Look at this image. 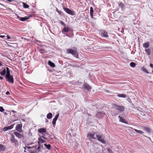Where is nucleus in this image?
<instances>
[{"instance_id": "b1692460", "label": "nucleus", "mask_w": 153, "mask_h": 153, "mask_svg": "<svg viewBox=\"0 0 153 153\" xmlns=\"http://www.w3.org/2000/svg\"><path fill=\"white\" fill-rule=\"evenodd\" d=\"M52 117V114L51 113H50L48 114L47 115V117L48 119H50Z\"/></svg>"}, {"instance_id": "49530a36", "label": "nucleus", "mask_w": 153, "mask_h": 153, "mask_svg": "<svg viewBox=\"0 0 153 153\" xmlns=\"http://www.w3.org/2000/svg\"><path fill=\"white\" fill-rule=\"evenodd\" d=\"M150 66L151 67L153 68V65L152 64H150Z\"/></svg>"}, {"instance_id": "6e6d98bb", "label": "nucleus", "mask_w": 153, "mask_h": 153, "mask_svg": "<svg viewBox=\"0 0 153 153\" xmlns=\"http://www.w3.org/2000/svg\"><path fill=\"white\" fill-rule=\"evenodd\" d=\"M41 137L42 138H43L44 139H46V138L45 137H44L43 136H42Z\"/></svg>"}, {"instance_id": "f257e3e1", "label": "nucleus", "mask_w": 153, "mask_h": 153, "mask_svg": "<svg viewBox=\"0 0 153 153\" xmlns=\"http://www.w3.org/2000/svg\"><path fill=\"white\" fill-rule=\"evenodd\" d=\"M67 53L68 54L70 53L72 54L76 58H79L78 51L76 48H74L73 49L70 48L67 49Z\"/></svg>"}, {"instance_id": "dca6fc26", "label": "nucleus", "mask_w": 153, "mask_h": 153, "mask_svg": "<svg viewBox=\"0 0 153 153\" xmlns=\"http://www.w3.org/2000/svg\"><path fill=\"white\" fill-rule=\"evenodd\" d=\"M105 114L102 112H98L96 114V116L98 118H101L103 117L104 115Z\"/></svg>"}, {"instance_id": "de8ad7c7", "label": "nucleus", "mask_w": 153, "mask_h": 153, "mask_svg": "<svg viewBox=\"0 0 153 153\" xmlns=\"http://www.w3.org/2000/svg\"><path fill=\"white\" fill-rule=\"evenodd\" d=\"M7 0L10 2L13 1H14V0Z\"/></svg>"}, {"instance_id": "6ab92c4d", "label": "nucleus", "mask_w": 153, "mask_h": 153, "mask_svg": "<svg viewBox=\"0 0 153 153\" xmlns=\"http://www.w3.org/2000/svg\"><path fill=\"white\" fill-rule=\"evenodd\" d=\"M69 29H70L68 27L65 26L62 30V32H67L69 31Z\"/></svg>"}, {"instance_id": "f03ea898", "label": "nucleus", "mask_w": 153, "mask_h": 153, "mask_svg": "<svg viewBox=\"0 0 153 153\" xmlns=\"http://www.w3.org/2000/svg\"><path fill=\"white\" fill-rule=\"evenodd\" d=\"M112 105L114 108L121 112H123L125 110V107L123 106L118 105L115 104H113Z\"/></svg>"}, {"instance_id": "4468645a", "label": "nucleus", "mask_w": 153, "mask_h": 153, "mask_svg": "<svg viewBox=\"0 0 153 153\" xmlns=\"http://www.w3.org/2000/svg\"><path fill=\"white\" fill-rule=\"evenodd\" d=\"M13 126L14 125H11L10 126L4 127L3 128V130L4 131H6L9 129H11L13 128Z\"/></svg>"}, {"instance_id": "37998d69", "label": "nucleus", "mask_w": 153, "mask_h": 153, "mask_svg": "<svg viewBox=\"0 0 153 153\" xmlns=\"http://www.w3.org/2000/svg\"><path fill=\"white\" fill-rule=\"evenodd\" d=\"M16 16L17 17V18L18 19H19V20L20 19V18L21 17H20V16H19L17 14H16Z\"/></svg>"}, {"instance_id": "603ef678", "label": "nucleus", "mask_w": 153, "mask_h": 153, "mask_svg": "<svg viewBox=\"0 0 153 153\" xmlns=\"http://www.w3.org/2000/svg\"><path fill=\"white\" fill-rule=\"evenodd\" d=\"M105 48H111L110 47H105Z\"/></svg>"}, {"instance_id": "c03bdc74", "label": "nucleus", "mask_w": 153, "mask_h": 153, "mask_svg": "<svg viewBox=\"0 0 153 153\" xmlns=\"http://www.w3.org/2000/svg\"><path fill=\"white\" fill-rule=\"evenodd\" d=\"M6 95H9L10 94V92L8 91H7L6 92Z\"/></svg>"}, {"instance_id": "412c9836", "label": "nucleus", "mask_w": 153, "mask_h": 153, "mask_svg": "<svg viewBox=\"0 0 153 153\" xmlns=\"http://www.w3.org/2000/svg\"><path fill=\"white\" fill-rule=\"evenodd\" d=\"M48 65L52 67H55V65L54 63L50 61H49L48 62Z\"/></svg>"}, {"instance_id": "4d7b16f0", "label": "nucleus", "mask_w": 153, "mask_h": 153, "mask_svg": "<svg viewBox=\"0 0 153 153\" xmlns=\"http://www.w3.org/2000/svg\"><path fill=\"white\" fill-rule=\"evenodd\" d=\"M2 65V64L1 63V62H0V66H1Z\"/></svg>"}, {"instance_id": "680f3d73", "label": "nucleus", "mask_w": 153, "mask_h": 153, "mask_svg": "<svg viewBox=\"0 0 153 153\" xmlns=\"http://www.w3.org/2000/svg\"><path fill=\"white\" fill-rule=\"evenodd\" d=\"M152 72H153V71H152Z\"/></svg>"}, {"instance_id": "a211bd4d", "label": "nucleus", "mask_w": 153, "mask_h": 153, "mask_svg": "<svg viewBox=\"0 0 153 153\" xmlns=\"http://www.w3.org/2000/svg\"><path fill=\"white\" fill-rule=\"evenodd\" d=\"M30 16H29L25 17H21L20 18V20L24 22L26 21V20L28 19Z\"/></svg>"}, {"instance_id": "7ed1b4c3", "label": "nucleus", "mask_w": 153, "mask_h": 153, "mask_svg": "<svg viewBox=\"0 0 153 153\" xmlns=\"http://www.w3.org/2000/svg\"><path fill=\"white\" fill-rule=\"evenodd\" d=\"M5 78L9 83H13L14 82V79L12 76H5Z\"/></svg>"}, {"instance_id": "6e6552de", "label": "nucleus", "mask_w": 153, "mask_h": 153, "mask_svg": "<svg viewBox=\"0 0 153 153\" xmlns=\"http://www.w3.org/2000/svg\"><path fill=\"white\" fill-rule=\"evenodd\" d=\"M22 124H17L16 127V129L19 132H22Z\"/></svg>"}, {"instance_id": "ea45409f", "label": "nucleus", "mask_w": 153, "mask_h": 153, "mask_svg": "<svg viewBox=\"0 0 153 153\" xmlns=\"http://www.w3.org/2000/svg\"><path fill=\"white\" fill-rule=\"evenodd\" d=\"M40 142L39 141H38V144L39 145V146H38V147L37 148V149L38 150H39L40 149Z\"/></svg>"}, {"instance_id": "20e7f679", "label": "nucleus", "mask_w": 153, "mask_h": 153, "mask_svg": "<svg viewBox=\"0 0 153 153\" xmlns=\"http://www.w3.org/2000/svg\"><path fill=\"white\" fill-rule=\"evenodd\" d=\"M96 133L94 132H92V133L89 132L87 134V137L91 140L93 139H95L94 137Z\"/></svg>"}, {"instance_id": "4c0bfd02", "label": "nucleus", "mask_w": 153, "mask_h": 153, "mask_svg": "<svg viewBox=\"0 0 153 153\" xmlns=\"http://www.w3.org/2000/svg\"><path fill=\"white\" fill-rule=\"evenodd\" d=\"M4 111V109L3 108V107L0 106V111L1 112H3Z\"/></svg>"}, {"instance_id": "aec40b11", "label": "nucleus", "mask_w": 153, "mask_h": 153, "mask_svg": "<svg viewBox=\"0 0 153 153\" xmlns=\"http://www.w3.org/2000/svg\"><path fill=\"white\" fill-rule=\"evenodd\" d=\"M143 47L144 48H148L149 47V42H147L144 43L143 44Z\"/></svg>"}, {"instance_id": "bb28decb", "label": "nucleus", "mask_w": 153, "mask_h": 153, "mask_svg": "<svg viewBox=\"0 0 153 153\" xmlns=\"http://www.w3.org/2000/svg\"><path fill=\"white\" fill-rule=\"evenodd\" d=\"M145 51L147 53L148 55H149L151 54V50L150 49H145Z\"/></svg>"}, {"instance_id": "ddd939ff", "label": "nucleus", "mask_w": 153, "mask_h": 153, "mask_svg": "<svg viewBox=\"0 0 153 153\" xmlns=\"http://www.w3.org/2000/svg\"><path fill=\"white\" fill-rule=\"evenodd\" d=\"M83 86L84 88L88 91L91 90V88L90 86L88 84L86 83H85L84 84Z\"/></svg>"}, {"instance_id": "473e14b6", "label": "nucleus", "mask_w": 153, "mask_h": 153, "mask_svg": "<svg viewBox=\"0 0 153 153\" xmlns=\"http://www.w3.org/2000/svg\"><path fill=\"white\" fill-rule=\"evenodd\" d=\"M39 140L42 143H44L45 142V140H44L43 139H42L41 138H39Z\"/></svg>"}, {"instance_id": "a19ab883", "label": "nucleus", "mask_w": 153, "mask_h": 153, "mask_svg": "<svg viewBox=\"0 0 153 153\" xmlns=\"http://www.w3.org/2000/svg\"><path fill=\"white\" fill-rule=\"evenodd\" d=\"M56 10L58 13H61V12L59 10L57 9H56Z\"/></svg>"}, {"instance_id": "58836bf2", "label": "nucleus", "mask_w": 153, "mask_h": 153, "mask_svg": "<svg viewBox=\"0 0 153 153\" xmlns=\"http://www.w3.org/2000/svg\"><path fill=\"white\" fill-rule=\"evenodd\" d=\"M108 150L109 153H113V152H112V150L111 149H108Z\"/></svg>"}, {"instance_id": "393cba45", "label": "nucleus", "mask_w": 153, "mask_h": 153, "mask_svg": "<svg viewBox=\"0 0 153 153\" xmlns=\"http://www.w3.org/2000/svg\"><path fill=\"white\" fill-rule=\"evenodd\" d=\"M117 96L120 97L125 98L126 95L124 94H119L117 95Z\"/></svg>"}, {"instance_id": "39448f33", "label": "nucleus", "mask_w": 153, "mask_h": 153, "mask_svg": "<svg viewBox=\"0 0 153 153\" xmlns=\"http://www.w3.org/2000/svg\"><path fill=\"white\" fill-rule=\"evenodd\" d=\"M63 9L64 10L68 13L73 16L74 15V12L71 10L69 9L64 7L63 8Z\"/></svg>"}, {"instance_id": "e433bc0d", "label": "nucleus", "mask_w": 153, "mask_h": 153, "mask_svg": "<svg viewBox=\"0 0 153 153\" xmlns=\"http://www.w3.org/2000/svg\"><path fill=\"white\" fill-rule=\"evenodd\" d=\"M40 52L41 53H47V52L44 50L41 49L40 50Z\"/></svg>"}, {"instance_id": "c85d7f7f", "label": "nucleus", "mask_w": 153, "mask_h": 153, "mask_svg": "<svg viewBox=\"0 0 153 153\" xmlns=\"http://www.w3.org/2000/svg\"><path fill=\"white\" fill-rule=\"evenodd\" d=\"M44 146L46 147L47 149L49 150L50 149L51 146L50 144L47 145L46 144H45Z\"/></svg>"}, {"instance_id": "f704fd0d", "label": "nucleus", "mask_w": 153, "mask_h": 153, "mask_svg": "<svg viewBox=\"0 0 153 153\" xmlns=\"http://www.w3.org/2000/svg\"><path fill=\"white\" fill-rule=\"evenodd\" d=\"M60 23L62 25H63L64 27L65 26V24L62 21H60Z\"/></svg>"}, {"instance_id": "f3484780", "label": "nucleus", "mask_w": 153, "mask_h": 153, "mask_svg": "<svg viewBox=\"0 0 153 153\" xmlns=\"http://www.w3.org/2000/svg\"><path fill=\"white\" fill-rule=\"evenodd\" d=\"M90 14L92 18H93V12L94 10L92 7H91L90 8Z\"/></svg>"}, {"instance_id": "3c124183", "label": "nucleus", "mask_w": 153, "mask_h": 153, "mask_svg": "<svg viewBox=\"0 0 153 153\" xmlns=\"http://www.w3.org/2000/svg\"><path fill=\"white\" fill-rule=\"evenodd\" d=\"M26 147L28 148V149H30L32 148V147L29 146H26Z\"/></svg>"}, {"instance_id": "9d476101", "label": "nucleus", "mask_w": 153, "mask_h": 153, "mask_svg": "<svg viewBox=\"0 0 153 153\" xmlns=\"http://www.w3.org/2000/svg\"><path fill=\"white\" fill-rule=\"evenodd\" d=\"M59 116V114L58 113L57 115H56L55 116L54 118L53 119V120L52 122V123L53 125V126L54 127H55V125L56 123V121L57 120L58 117Z\"/></svg>"}, {"instance_id": "79ce46f5", "label": "nucleus", "mask_w": 153, "mask_h": 153, "mask_svg": "<svg viewBox=\"0 0 153 153\" xmlns=\"http://www.w3.org/2000/svg\"><path fill=\"white\" fill-rule=\"evenodd\" d=\"M6 71H10V69L8 67H6Z\"/></svg>"}, {"instance_id": "c9c22d12", "label": "nucleus", "mask_w": 153, "mask_h": 153, "mask_svg": "<svg viewBox=\"0 0 153 153\" xmlns=\"http://www.w3.org/2000/svg\"><path fill=\"white\" fill-rule=\"evenodd\" d=\"M120 121L123 123H126L125 122V120L123 118H120Z\"/></svg>"}, {"instance_id": "1a4fd4ad", "label": "nucleus", "mask_w": 153, "mask_h": 153, "mask_svg": "<svg viewBox=\"0 0 153 153\" xmlns=\"http://www.w3.org/2000/svg\"><path fill=\"white\" fill-rule=\"evenodd\" d=\"M13 134L19 139H21L24 137L23 135L19 132H14Z\"/></svg>"}, {"instance_id": "13d9d810", "label": "nucleus", "mask_w": 153, "mask_h": 153, "mask_svg": "<svg viewBox=\"0 0 153 153\" xmlns=\"http://www.w3.org/2000/svg\"><path fill=\"white\" fill-rule=\"evenodd\" d=\"M119 117V118H120H120H122V117H120V116H119V117Z\"/></svg>"}, {"instance_id": "0eeeda50", "label": "nucleus", "mask_w": 153, "mask_h": 153, "mask_svg": "<svg viewBox=\"0 0 153 153\" xmlns=\"http://www.w3.org/2000/svg\"><path fill=\"white\" fill-rule=\"evenodd\" d=\"M96 137L97 139L102 142V143L105 144V141L102 138V137L101 135H99V134H96Z\"/></svg>"}, {"instance_id": "2eb2a0df", "label": "nucleus", "mask_w": 153, "mask_h": 153, "mask_svg": "<svg viewBox=\"0 0 153 153\" xmlns=\"http://www.w3.org/2000/svg\"><path fill=\"white\" fill-rule=\"evenodd\" d=\"M101 34L102 36L106 38L108 37L107 32L104 30H103L101 32Z\"/></svg>"}, {"instance_id": "72a5a7b5", "label": "nucleus", "mask_w": 153, "mask_h": 153, "mask_svg": "<svg viewBox=\"0 0 153 153\" xmlns=\"http://www.w3.org/2000/svg\"><path fill=\"white\" fill-rule=\"evenodd\" d=\"M6 74L5 75V76H8L11 75L10 74V71H6Z\"/></svg>"}, {"instance_id": "423d86ee", "label": "nucleus", "mask_w": 153, "mask_h": 153, "mask_svg": "<svg viewBox=\"0 0 153 153\" xmlns=\"http://www.w3.org/2000/svg\"><path fill=\"white\" fill-rule=\"evenodd\" d=\"M10 141L12 143H14L15 145L18 144V140L15 138L13 134L11 135V137L10 139Z\"/></svg>"}, {"instance_id": "8fccbe9b", "label": "nucleus", "mask_w": 153, "mask_h": 153, "mask_svg": "<svg viewBox=\"0 0 153 153\" xmlns=\"http://www.w3.org/2000/svg\"><path fill=\"white\" fill-rule=\"evenodd\" d=\"M77 66V65H72V67H74V68H75V67H76Z\"/></svg>"}, {"instance_id": "5fc2aeb1", "label": "nucleus", "mask_w": 153, "mask_h": 153, "mask_svg": "<svg viewBox=\"0 0 153 153\" xmlns=\"http://www.w3.org/2000/svg\"><path fill=\"white\" fill-rule=\"evenodd\" d=\"M11 111V112H14V113H16V111H14V110H12V111Z\"/></svg>"}, {"instance_id": "4be33fe9", "label": "nucleus", "mask_w": 153, "mask_h": 153, "mask_svg": "<svg viewBox=\"0 0 153 153\" xmlns=\"http://www.w3.org/2000/svg\"><path fill=\"white\" fill-rule=\"evenodd\" d=\"M119 6L120 7H121L122 10H123L124 9L125 5L123 4V3H120L119 4Z\"/></svg>"}, {"instance_id": "09e8293b", "label": "nucleus", "mask_w": 153, "mask_h": 153, "mask_svg": "<svg viewBox=\"0 0 153 153\" xmlns=\"http://www.w3.org/2000/svg\"><path fill=\"white\" fill-rule=\"evenodd\" d=\"M7 39H9L10 38V37L8 36H7Z\"/></svg>"}, {"instance_id": "f8f14e48", "label": "nucleus", "mask_w": 153, "mask_h": 153, "mask_svg": "<svg viewBox=\"0 0 153 153\" xmlns=\"http://www.w3.org/2000/svg\"><path fill=\"white\" fill-rule=\"evenodd\" d=\"M0 74L3 76H5L6 74V69L5 68H2L0 70Z\"/></svg>"}, {"instance_id": "cd10ccee", "label": "nucleus", "mask_w": 153, "mask_h": 153, "mask_svg": "<svg viewBox=\"0 0 153 153\" xmlns=\"http://www.w3.org/2000/svg\"><path fill=\"white\" fill-rule=\"evenodd\" d=\"M141 70L146 73L147 74H149V72H148V71L144 67H143L141 68Z\"/></svg>"}, {"instance_id": "864d4df0", "label": "nucleus", "mask_w": 153, "mask_h": 153, "mask_svg": "<svg viewBox=\"0 0 153 153\" xmlns=\"http://www.w3.org/2000/svg\"><path fill=\"white\" fill-rule=\"evenodd\" d=\"M3 79V77L2 76H0V79L1 80Z\"/></svg>"}, {"instance_id": "5701e85b", "label": "nucleus", "mask_w": 153, "mask_h": 153, "mask_svg": "<svg viewBox=\"0 0 153 153\" xmlns=\"http://www.w3.org/2000/svg\"><path fill=\"white\" fill-rule=\"evenodd\" d=\"M143 129L144 130L146 131L147 132L150 133V128L148 127H144L143 128Z\"/></svg>"}, {"instance_id": "a18cd8bd", "label": "nucleus", "mask_w": 153, "mask_h": 153, "mask_svg": "<svg viewBox=\"0 0 153 153\" xmlns=\"http://www.w3.org/2000/svg\"><path fill=\"white\" fill-rule=\"evenodd\" d=\"M5 37V36L0 35V37H1V38H3Z\"/></svg>"}, {"instance_id": "a878e982", "label": "nucleus", "mask_w": 153, "mask_h": 153, "mask_svg": "<svg viewBox=\"0 0 153 153\" xmlns=\"http://www.w3.org/2000/svg\"><path fill=\"white\" fill-rule=\"evenodd\" d=\"M6 147L4 146L2 144H1L0 146V150L1 151H4Z\"/></svg>"}, {"instance_id": "bf43d9fd", "label": "nucleus", "mask_w": 153, "mask_h": 153, "mask_svg": "<svg viewBox=\"0 0 153 153\" xmlns=\"http://www.w3.org/2000/svg\"><path fill=\"white\" fill-rule=\"evenodd\" d=\"M24 148L25 149V150L26 149V148H27V147H26H26H24Z\"/></svg>"}, {"instance_id": "7c9ffc66", "label": "nucleus", "mask_w": 153, "mask_h": 153, "mask_svg": "<svg viewBox=\"0 0 153 153\" xmlns=\"http://www.w3.org/2000/svg\"><path fill=\"white\" fill-rule=\"evenodd\" d=\"M23 7L25 8H28L29 7V6L26 3H23Z\"/></svg>"}, {"instance_id": "2f4dec72", "label": "nucleus", "mask_w": 153, "mask_h": 153, "mask_svg": "<svg viewBox=\"0 0 153 153\" xmlns=\"http://www.w3.org/2000/svg\"><path fill=\"white\" fill-rule=\"evenodd\" d=\"M136 64L133 62H131L130 63V66L132 67H135Z\"/></svg>"}, {"instance_id": "052dcab7", "label": "nucleus", "mask_w": 153, "mask_h": 153, "mask_svg": "<svg viewBox=\"0 0 153 153\" xmlns=\"http://www.w3.org/2000/svg\"><path fill=\"white\" fill-rule=\"evenodd\" d=\"M24 152H26V151H25H25H24Z\"/></svg>"}, {"instance_id": "9b49d317", "label": "nucleus", "mask_w": 153, "mask_h": 153, "mask_svg": "<svg viewBox=\"0 0 153 153\" xmlns=\"http://www.w3.org/2000/svg\"><path fill=\"white\" fill-rule=\"evenodd\" d=\"M38 131L42 135H44L43 133L46 132V128H39L38 130Z\"/></svg>"}, {"instance_id": "c756f323", "label": "nucleus", "mask_w": 153, "mask_h": 153, "mask_svg": "<svg viewBox=\"0 0 153 153\" xmlns=\"http://www.w3.org/2000/svg\"><path fill=\"white\" fill-rule=\"evenodd\" d=\"M134 130L135 131H136L137 133H139V134H143L144 133L142 131H141L140 130H137L135 129H134Z\"/></svg>"}]
</instances>
